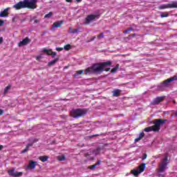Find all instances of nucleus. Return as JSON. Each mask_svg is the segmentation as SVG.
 <instances>
[{
	"instance_id": "obj_26",
	"label": "nucleus",
	"mask_w": 177,
	"mask_h": 177,
	"mask_svg": "<svg viewBox=\"0 0 177 177\" xmlns=\"http://www.w3.org/2000/svg\"><path fill=\"white\" fill-rule=\"evenodd\" d=\"M64 49L65 50H70V49H71V45L70 44H66L64 46Z\"/></svg>"
},
{
	"instance_id": "obj_52",
	"label": "nucleus",
	"mask_w": 177,
	"mask_h": 177,
	"mask_svg": "<svg viewBox=\"0 0 177 177\" xmlns=\"http://www.w3.org/2000/svg\"><path fill=\"white\" fill-rule=\"evenodd\" d=\"M69 31H73V28L72 27L69 28Z\"/></svg>"
},
{
	"instance_id": "obj_20",
	"label": "nucleus",
	"mask_w": 177,
	"mask_h": 177,
	"mask_svg": "<svg viewBox=\"0 0 177 177\" xmlns=\"http://www.w3.org/2000/svg\"><path fill=\"white\" fill-rule=\"evenodd\" d=\"M59 62V58H55V59L52 60L51 62H48V66H53V64H55Z\"/></svg>"
},
{
	"instance_id": "obj_12",
	"label": "nucleus",
	"mask_w": 177,
	"mask_h": 177,
	"mask_svg": "<svg viewBox=\"0 0 177 177\" xmlns=\"http://www.w3.org/2000/svg\"><path fill=\"white\" fill-rule=\"evenodd\" d=\"M36 167H37V162L30 160L29 162V165H28V169H35Z\"/></svg>"
},
{
	"instance_id": "obj_7",
	"label": "nucleus",
	"mask_w": 177,
	"mask_h": 177,
	"mask_svg": "<svg viewBox=\"0 0 177 177\" xmlns=\"http://www.w3.org/2000/svg\"><path fill=\"white\" fill-rule=\"evenodd\" d=\"M96 19H99L98 15H89L86 17L85 21H84V24L88 26V25L91 24V23H92V21H95V20H96Z\"/></svg>"
},
{
	"instance_id": "obj_11",
	"label": "nucleus",
	"mask_w": 177,
	"mask_h": 177,
	"mask_svg": "<svg viewBox=\"0 0 177 177\" xmlns=\"http://www.w3.org/2000/svg\"><path fill=\"white\" fill-rule=\"evenodd\" d=\"M165 97V96L157 97L153 101V104H160V103H161V102H162V100H164Z\"/></svg>"
},
{
	"instance_id": "obj_49",
	"label": "nucleus",
	"mask_w": 177,
	"mask_h": 177,
	"mask_svg": "<svg viewBox=\"0 0 177 177\" xmlns=\"http://www.w3.org/2000/svg\"><path fill=\"white\" fill-rule=\"evenodd\" d=\"M15 21H16V18L15 17L12 18V23H15Z\"/></svg>"
},
{
	"instance_id": "obj_2",
	"label": "nucleus",
	"mask_w": 177,
	"mask_h": 177,
	"mask_svg": "<svg viewBox=\"0 0 177 177\" xmlns=\"http://www.w3.org/2000/svg\"><path fill=\"white\" fill-rule=\"evenodd\" d=\"M37 2H38V0H24L14 5L12 8L16 9V10L26 9V8L27 9H37Z\"/></svg>"
},
{
	"instance_id": "obj_10",
	"label": "nucleus",
	"mask_w": 177,
	"mask_h": 177,
	"mask_svg": "<svg viewBox=\"0 0 177 177\" xmlns=\"http://www.w3.org/2000/svg\"><path fill=\"white\" fill-rule=\"evenodd\" d=\"M63 23H64V21H63L62 20L54 22L51 27V30H53V28H59V27L63 26Z\"/></svg>"
},
{
	"instance_id": "obj_36",
	"label": "nucleus",
	"mask_w": 177,
	"mask_h": 177,
	"mask_svg": "<svg viewBox=\"0 0 177 177\" xmlns=\"http://www.w3.org/2000/svg\"><path fill=\"white\" fill-rule=\"evenodd\" d=\"M117 70H118V69H116V68L114 67V68H113L111 69V73H115V72L117 71Z\"/></svg>"
},
{
	"instance_id": "obj_8",
	"label": "nucleus",
	"mask_w": 177,
	"mask_h": 177,
	"mask_svg": "<svg viewBox=\"0 0 177 177\" xmlns=\"http://www.w3.org/2000/svg\"><path fill=\"white\" fill-rule=\"evenodd\" d=\"M8 174L10 176L20 177L23 176V172L15 171V168L8 171Z\"/></svg>"
},
{
	"instance_id": "obj_3",
	"label": "nucleus",
	"mask_w": 177,
	"mask_h": 177,
	"mask_svg": "<svg viewBox=\"0 0 177 177\" xmlns=\"http://www.w3.org/2000/svg\"><path fill=\"white\" fill-rule=\"evenodd\" d=\"M168 165H169V160H168V155L165 154L164 158L161 159L158 168L157 169L158 174H162V172H165L167 168H168Z\"/></svg>"
},
{
	"instance_id": "obj_50",
	"label": "nucleus",
	"mask_w": 177,
	"mask_h": 177,
	"mask_svg": "<svg viewBox=\"0 0 177 177\" xmlns=\"http://www.w3.org/2000/svg\"><path fill=\"white\" fill-rule=\"evenodd\" d=\"M2 149H3V145H0V151L2 150Z\"/></svg>"
},
{
	"instance_id": "obj_23",
	"label": "nucleus",
	"mask_w": 177,
	"mask_h": 177,
	"mask_svg": "<svg viewBox=\"0 0 177 177\" xmlns=\"http://www.w3.org/2000/svg\"><path fill=\"white\" fill-rule=\"evenodd\" d=\"M58 161H64L66 160V156L64 155L57 156Z\"/></svg>"
},
{
	"instance_id": "obj_33",
	"label": "nucleus",
	"mask_w": 177,
	"mask_h": 177,
	"mask_svg": "<svg viewBox=\"0 0 177 177\" xmlns=\"http://www.w3.org/2000/svg\"><path fill=\"white\" fill-rule=\"evenodd\" d=\"M95 39H96V36H93L92 38H91L88 40V42H92V41H95Z\"/></svg>"
},
{
	"instance_id": "obj_18",
	"label": "nucleus",
	"mask_w": 177,
	"mask_h": 177,
	"mask_svg": "<svg viewBox=\"0 0 177 177\" xmlns=\"http://www.w3.org/2000/svg\"><path fill=\"white\" fill-rule=\"evenodd\" d=\"M48 158H49V157L46 156L39 157V160H40V161H41L42 162H46V161H48Z\"/></svg>"
},
{
	"instance_id": "obj_25",
	"label": "nucleus",
	"mask_w": 177,
	"mask_h": 177,
	"mask_svg": "<svg viewBox=\"0 0 177 177\" xmlns=\"http://www.w3.org/2000/svg\"><path fill=\"white\" fill-rule=\"evenodd\" d=\"M52 16H53V12H48V14H47L44 16V19H50V17H52Z\"/></svg>"
},
{
	"instance_id": "obj_40",
	"label": "nucleus",
	"mask_w": 177,
	"mask_h": 177,
	"mask_svg": "<svg viewBox=\"0 0 177 177\" xmlns=\"http://www.w3.org/2000/svg\"><path fill=\"white\" fill-rule=\"evenodd\" d=\"M123 32H124V34H128V32H129V29H127Z\"/></svg>"
},
{
	"instance_id": "obj_1",
	"label": "nucleus",
	"mask_w": 177,
	"mask_h": 177,
	"mask_svg": "<svg viewBox=\"0 0 177 177\" xmlns=\"http://www.w3.org/2000/svg\"><path fill=\"white\" fill-rule=\"evenodd\" d=\"M111 64L110 61L93 64L86 69V74H102L103 71H110L111 68L109 66Z\"/></svg>"
},
{
	"instance_id": "obj_15",
	"label": "nucleus",
	"mask_w": 177,
	"mask_h": 177,
	"mask_svg": "<svg viewBox=\"0 0 177 177\" xmlns=\"http://www.w3.org/2000/svg\"><path fill=\"white\" fill-rule=\"evenodd\" d=\"M144 131L145 132H151V131L157 132L154 126H151V127H146L145 129H144Z\"/></svg>"
},
{
	"instance_id": "obj_14",
	"label": "nucleus",
	"mask_w": 177,
	"mask_h": 177,
	"mask_svg": "<svg viewBox=\"0 0 177 177\" xmlns=\"http://www.w3.org/2000/svg\"><path fill=\"white\" fill-rule=\"evenodd\" d=\"M121 92L122 91L120 89H115L112 91V96L115 97H118V96H120L121 95Z\"/></svg>"
},
{
	"instance_id": "obj_54",
	"label": "nucleus",
	"mask_w": 177,
	"mask_h": 177,
	"mask_svg": "<svg viewBox=\"0 0 177 177\" xmlns=\"http://www.w3.org/2000/svg\"><path fill=\"white\" fill-rule=\"evenodd\" d=\"M155 158H160V156H155Z\"/></svg>"
},
{
	"instance_id": "obj_24",
	"label": "nucleus",
	"mask_w": 177,
	"mask_h": 177,
	"mask_svg": "<svg viewBox=\"0 0 177 177\" xmlns=\"http://www.w3.org/2000/svg\"><path fill=\"white\" fill-rule=\"evenodd\" d=\"M168 16H169V14H168V12H160V17L162 19L164 17H168Z\"/></svg>"
},
{
	"instance_id": "obj_13",
	"label": "nucleus",
	"mask_w": 177,
	"mask_h": 177,
	"mask_svg": "<svg viewBox=\"0 0 177 177\" xmlns=\"http://www.w3.org/2000/svg\"><path fill=\"white\" fill-rule=\"evenodd\" d=\"M9 10V8L4 9L1 13L0 17H8L9 16V13L8 12Z\"/></svg>"
},
{
	"instance_id": "obj_31",
	"label": "nucleus",
	"mask_w": 177,
	"mask_h": 177,
	"mask_svg": "<svg viewBox=\"0 0 177 177\" xmlns=\"http://www.w3.org/2000/svg\"><path fill=\"white\" fill-rule=\"evenodd\" d=\"M95 168H96V165H93L88 166L89 169L93 170V169H95Z\"/></svg>"
},
{
	"instance_id": "obj_9",
	"label": "nucleus",
	"mask_w": 177,
	"mask_h": 177,
	"mask_svg": "<svg viewBox=\"0 0 177 177\" xmlns=\"http://www.w3.org/2000/svg\"><path fill=\"white\" fill-rule=\"evenodd\" d=\"M30 42H31V39H30V38H28V37H26L25 39H24L22 41H21L18 44V46H26V45H28V44H30Z\"/></svg>"
},
{
	"instance_id": "obj_28",
	"label": "nucleus",
	"mask_w": 177,
	"mask_h": 177,
	"mask_svg": "<svg viewBox=\"0 0 177 177\" xmlns=\"http://www.w3.org/2000/svg\"><path fill=\"white\" fill-rule=\"evenodd\" d=\"M82 74H84V71L83 70H80V71H77V73L74 75V76L77 77V75H82Z\"/></svg>"
},
{
	"instance_id": "obj_30",
	"label": "nucleus",
	"mask_w": 177,
	"mask_h": 177,
	"mask_svg": "<svg viewBox=\"0 0 177 177\" xmlns=\"http://www.w3.org/2000/svg\"><path fill=\"white\" fill-rule=\"evenodd\" d=\"M97 38L98 39H100V38H104V33H103V32L100 33V35H98L97 36Z\"/></svg>"
},
{
	"instance_id": "obj_45",
	"label": "nucleus",
	"mask_w": 177,
	"mask_h": 177,
	"mask_svg": "<svg viewBox=\"0 0 177 177\" xmlns=\"http://www.w3.org/2000/svg\"><path fill=\"white\" fill-rule=\"evenodd\" d=\"M66 2H68L69 3H71L73 2V0H65Z\"/></svg>"
},
{
	"instance_id": "obj_6",
	"label": "nucleus",
	"mask_w": 177,
	"mask_h": 177,
	"mask_svg": "<svg viewBox=\"0 0 177 177\" xmlns=\"http://www.w3.org/2000/svg\"><path fill=\"white\" fill-rule=\"evenodd\" d=\"M172 8H177V1H172L171 3H169L167 4H162L158 7V9L160 10L172 9Z\"/></svg>"
},
{
	"instance_id": "obj_22",
	"label": "nucleus",
	"mask_w": 177,
	"mask_h": 177,
	"mask_svg": "<svg viewBox=\"0 0 177 177\" xmlns=\"http://www.w3.org/2000/svg\"><path fill=\"white\" fill-rule=\"evenodd\" d=\"M131 174H133V175H134V176H138V175H139L140 171L138 170H136V169H133L131 170Z\"/></svg>"
},
{
	"instance_id": "obj_37",
	"label": "nucleus",
	"mask_w": 177,
	"mask_h": 177,
	"mask_svg": "<svg viewBox=\"0 0 177 177\" xmlns=\"http://www.w3.org/2000/svg\"><path fill=\"white\" fill-rule=\"evenodd\" d=\"M5 22L3 21V20H2V19H0V27H2V26H3V24H4Z\"/></svg>"
},
{
	"instance_id": "obj_46",
	"label": "nucleus",
	"mask_w": 177,
	"mask_h": 177,
	"mask_svg": "<svg viewBox=\"0 0 177 177\" xmlns=\"http://www.w3.org/2000/svg\"><path fill=\"white\" fill-rule=\"evenodd\" d=\"M136 34L133 33V34H131L130 35H129V37H136Z\"/></svg>"
},
{
	"instance_id": "obj_35",
	"label": "nucleus",
	"mask_w": 177,
	"mask_h": 177,
	"mask_svg": "<svg viewBox=\"0 0 177 177\" xmlns=\"http://www.w3.org/2000/svg\"><path fill=\"white\" fill-rule=\"evenodd\" d=\"M56 50H57L58 52H61V50H63V48L57 47V48H56Z\"/></svg>"
},
{
	"instance_id": "obj_5",
	"label": "nucleus",
	"mask_w": 177,
	"mask_h": 177,
	"mask_svg": "<svg viewBox=\"0 0 177 177\" xmlns=\"http://www.w3.org/2000/svg\"><path fill=\"white\" fill-rule=\"evenodd\" d=\"M167 120L162 118L160 119H155L153 120V122H151V124H153V127L155 128V130H156V132H160V129H161V125H164L167 122Z\"/></svg>"
},
{
	"instance_id": "obj_55",
	"label": "nucleus",
	"mask_w": 177,
	"mask_h": 177,
	"mask_svg": "<svg viewBox=\"0 0 177 177\" xmlns=\"http://www.w3.org/2000/svg\"><path fill=\"white\" fill-rule=\"evenodd\" d=\"M173 103H174V104H175V103H176L175 100H173Z\"/></svg>"
},
{
	"instance_id": "obj_32",
	"label": "nucleus",
	"mask_w": 177,
	"mask_h": 177,
	"mask_svg": "<svg viewBox=\"0 0 177 177\" xmlns=\"http://www.w3.org/2000/svg\"><path fill=\"white\" fill-rule=\"evenodd\" d=\"M101 150L102 149L100 147L97 148V149L95 151V154H99V153H100Z\"/></svg>"
},
{
	"instance_id": "obj_29",
	"label": "nucleus",
	"mask_w": 177,
	"mask_h": 177,
	"mask_svg": "<svg viewBox=\"0 0 177 177\" xmlns=\"http://www.w3.org/2000/svg\"><path fill=\"white\" fill-rule=\"evenodd\" d=\"M78 31H80V29L76 28V29H74L73 30L71 31L70 33L71 34H77V32H78Z\"/></svg>"
},
{
	"instance_id": "obj_4",
	"label": "nucleus",
	"mask_w": 177,
	"mask_h": 177,
	"mask_svg": "<svg viewBox=\"0 0 177 177\" xmlns=\"http://www.w3.org/2000/svg\"><path fill=\"white\" fill-rule=\"evenodd\" d=\"M88 113V109H73L71 111V115L73 117V118H80V117H82L83 115H85Z\"/></svg>"
},
{
	"instance_id": "obj_38",
	"label": "nucleus",
	"mask_w": 177,
	"mask_h": 177,
	"mask_svg": "<svg viewBox=\"0 0 177 177\" xmlns=\"http://www.w3.org/2000/svg\"><path fill=\"white\" fill-rule=\"evenodd\" d=\"M3 113H5V111H3V109H0V116L3 115Z\"/></svg>"
},
{
	"instance_id": "obj_34",
	"label": "nucleus",
	"mask_w": 177,
	"mask_h": 177,
	"mask_svg": "<svg viewBox=\"0 0 177 177\" xmlns=\"http://www.w3.org/2000/svg\"><path fill=\"white\" fill-rule=\"evenodd\" d=\"M146 158H147V153H144L142 158V160H146Z\"/></svg>"
},
{
	"instance_id": "obj_48",
	"label": "nucleus",
	"mask_w": 177,
	"mask_h": 177,
	"mask_svg": "<svg viewBox=\"0 0 177 177\" xmlns=\"http://www.w3.org/2000/svg\"><path fill=\"white\" fill-rule=\"evenodd\" d=\"M76 2H77V3H80V2H82V0H76Z\"/></svg>"
},
{
	"instance_id": "obj_53",
	"label": "nucleus",
	"mask_w": 177,
	"mask_h": 177,
	"mask_svg": "<svg viewBox=\"0 0 177 177\" xmlns=\"http://www.w3.org/2000/svg\"><path fill=\"white\" fill-rule=\"evenodd\" d=\"M45 34H46V32H44L42 35H45Z\"/></svg>"
},
{
	"instance_id": "obj_27",
	"label": "nucleus",
	"mask_w": 177,
	"mask_h": 177,
	"mask_svg": "<svg viewBox=\"0 0 177 177\" xmlns=\"http://www.w3.org/2000/svg\"><path fill=\"white\" fill-rule=\"evenodd\" d=\"M44 51L46 52V53H47V55H48L49 56H51L53 53L52 50L44 49Z\"/></svg>"
},
{
	"instance_id": "obj_47",
	"label": "nucleus",
	"mask_w": 177,
	"mask_h": 177,
	"mask_svg": "<svg viewBox=\"0 0 177 177\" xmlns=\"http://www.w3.org/2000/svg\"><path fill=\"white\" fill-rule=\"evenodd\" d=\"M84 157H89V153H85V154H84Z\"/></svg>"
},
{
	"instance_id": "obj_42",
	"label": "nucleus",
	"mask_w": 177,
	"mask_h": 177,
	"mask_svg": "<svg viewBox=\"0 0 177 177\" xmlns=\"http://www.w3.org/2000/svg\"><path fill=\"white\" fill-rule=\"evenodd\" d=\"M37 23H39V20L35 19L34 21V24H37Z\"/></svg>"
},
{
	"instance_id": "obj_43",
	"label": "nucleus",
	"mask_w": 177,
	"mask_h": 177,
	"mask_svg": "<svg viewBox=\"0 0 177 177\" xmlns=\"http://www.w3.org/2000/svg\"><path fill=\"white\" fill-rule=\"evenodd\" d=\"M116 70H118V68H120V64H116V66H115Z\"/></svg>"
},
{
	"instance_id": "obj_21",
	"label": "nucleus",
	"mask_w": 177,
	"mask_h": 177,
	"mask_svg": "<svg viewBox=\"0 0 177 177\" xmlns=\"http://www.w3.org/2000/svg\"><path fill=\"white\" fill-rule=\"evenodd\" d=\"M10 88H12L11 85H8L5 88H4V91H3V95H6V93H8V91H9V89H10Z\"/></svg>"
},
{
	"instance_id": "obj_44",
	"label": "nucleus",
	"mask_w": 177,
	"mask_h": 177,
	"mask_svg": "<svg viewBox=\"0 0 177 177\" xmlns=\"http://www.w3.org/2000/svg\"><path fill=\"white\" fill-rule=\"evenodd\" d=\"M2 42H3V38L0 37V44H2Z\"/></svg>"
},
{
	"instance_id": "obj_16",
	"label": "nucleus",
	"mask_w": 177,
	"mask_h": 177,
	"mask_svg": "<svg viewBox=\"0 0 177 177\" xmlns=\"http://www.w3.org/2000/svg\"><path fill=\"white\" fill-rule=\"evenodd\" d=\"M145 168L146 163H142L138 166V172H140V174H142V172H144Z\"/></svg>"
},
{
	"instance_id": "obj_17",
	"label": "nucleus",
	"mask_w": 177,
	"mask_h": 177,
	"mask_svg": "<svg viewBox=\"0 0 177 177\" xmlns=\"http://www.w3.org/2000/svg\"><path fill=\"white\" fill-rule=\"evenodd\" d=\"M32 146V144H28L26 147V148L21 151L22 154H24V153H27L28 150H30V147Z\"/></svg>"
},
{
	"instance_id": "obj_19",
	"label": "nucleus",
	"mask_w": 177,
	"mask_h": 177,
	"mask_svg": "<svg viewBox=\"0 0 177 177\" xmlns=\"http://www.w3.org/2000/svg\"><path fill=\"white\" fill-rule=\"evenodd\" d=\"M143 138H145V133L142 132L140 133L139 137L135 139V142H139V140H141Z\"/></svg>"
},
{
	"instance_id": "obj_51",
	"label": "nucleus",
	"mask_w": 177,
	"mask_h": 177,
	"mask_svg": "<svg viewBox=\"0 0 177 177\" xmlns=\"http://www.w3.org/2000/svg\"><path fill=\"white\" fill-rule=\"evenodd\" d=\"M129 30V31H133V28H130Z\"/></svg>"
},
{
	"instance_id": "obj_41",
	"label": "nucleus",
	"mask_w": 177,
	"mask_h": 177,
	"mask_svg": "<svg viewBox=\"0 0 177 177\" xmlns=\"http://www.w3.org/2000/svg\"><path fill=\"white\" fill-rule=\"evenodd\" d=\"M95 165H96V167H97V165H100V160H98Z\"/></svg>"
},
{
	"instance_id": "obj_39",
	"label": "nucleus",
	"mask_w": 177,
	"mask_h": 177,
	"mask_svg": "<svg viewBox=\"0 0 177 177\" xmlns=\"http://www.w3.org/2000/svg\"><path fill=\"white\" fill-rule=\"evenodd\" d=\"M56 54H57L56 52L53 51V53L51 54V57L53 58L55 57V56H56Z\"/></svg>"
}]
</instances>
